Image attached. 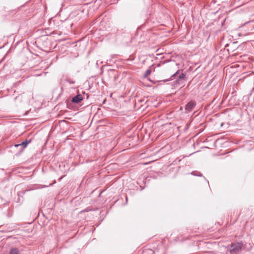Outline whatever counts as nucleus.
Wrapping results in <instances>:
<instances>
[{"mask_svg":"<svg viewBox=\"0 0 254 254\" xmlns=\"http://www.w3.org/2000/svg\"><path fill=\"white\" fill-rule=\"evenodd\" d=\"M243 246V244L242 242L232 244L229 248L230 253L235 254H238L241 250Z\"/></svg>","mask_w":254,"mask_h":254,"instance_id":"1","label":"nucleus"},{"mask_svg":"<svg viewBox=\"0 0 254 254\" xmlns=\"http://www.w3.org/2000/svg\"><path fill=\"white\" fill-rule=\"evenodd\" d=\"M187 80L186 74L182 73L177 78V80L174 82L176 86L183 84Z\"/></svg>","mask_w":254,"mask_h":254,"instance_id":"2","label":"nucleus"},{"mask_svg":"<svg viewBox=\"0 0 254 254\" xmlns=\"http://www.w3.org/2000/svg\"><path fill=\"white\" fill-rule=\"evenodd\" d=\"M196 106V103L194 101H190L185 106L186 113L191 112Z\"/></svg>","mask_w":254,"mask_h":254,"instance_id":"3","label":"nucleus"},{"mask_svg":"<svg viewBox=\"0 0 254 254\" xmlns=\"http://www.w3.org/2000/svg\"><path fill=\"white\" fill-rule=\"evenodd\" d=\"M65 82H67L69 84H74L75 83V81L71 79L68 77H66L64 78H63L61 80V84L62 85V89H63V86L64 85Z\"/></svg>","mask_w":254,"mask_h":254,"instance_id":"4","label":"nucleus"},{"mask_svg":"<svg viewBox=\"0 0 254 254\" xmlns=\"http://www.w3.org/2000/svg\"><path fill=\"white\" fill-rule=\"evenodd\" d=\"M83 99V98L81 94H78L72 98L71 101L75 104H78Z\"/></svg>","mask_w":254,"mask_h":254,"instance_id":"5","label":"nucleus"},{"mask_svg":"<svg viewBox=\"0 0 254 254\" xmlns=\"http://www.w3.org/2000/svg\"><path fill=\"white\" fill-rule=\"evenodd\" d=\"M31 142V140H25V141H23L21 143L15 144V146L17 147L18 146H22L23 149L26 148L27 146V145Z\"/></svg>","mask_w":254,"mask_h":254,"instance_id":"6","label":"nucleus"},{"mask_svg":"<svg viewBox=\"0 0 254 254\" xmlns=\"http://www.w3.org/2000/svg\"><path fill=\"white\" fill-rule=\"evenodd\" d=\"M19 250L17 248H12L10 250L9 254H19Z\"/></svg>","mask_w":254,"mask_h":254,"instance_id":"7","label":"nucleus"},{"mask_svg":"<svg viewBox=\"0 0 254 254\" xmlns=\"http://www.w3.org/2000/svg\"><path fill=\"white\" fill-rule=\"evenodd\" d=\"M151 72V70L150 69H148L147 70H146V71L144 73V76H148L150 74Z\"/></svg>","mask_w":254,"mask_h":254,"instance_id":"8","label":"nucleus"},{"mask_svg":"<svg viewBox=\"0 0 254 254\" xmlns=\"http://www.w3.org/2000/svg\"><path fill=\"white\" fill-rule=\"evenodd\" d=\"M191 174L195 175V176H200V177L202 176V174H200V173H198V172L196 173L195 172H192L191 173Z\"/></svg>","mask_w":254,"mask_h":254,"instance_id":"9","label":"nucleus"},{"mask_svg":"<svg viewBox=\"0 0 254 254\" xmlns=\"http://www.w3.org/2000/svg\"><path fill=\"white\" fill-rule=\"evenodd\" d=\"M179 70L177 71V72H176L175 73H174L172 75V77H174V76H176L179 73Z\"/></svg>","mask_w":254,"mask_h":254,"instance_id":"10","label":"nucleus"}]
</instances>
